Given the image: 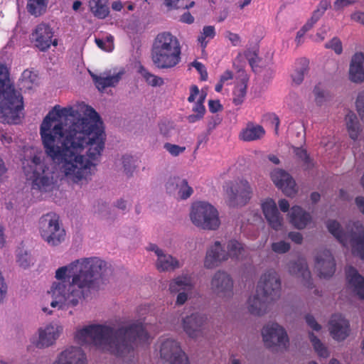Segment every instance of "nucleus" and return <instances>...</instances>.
I'll return each mask as SVG.
<instances>
[{
    "mask_svg": "<svg viewBox=\"0 0 364 364\" xmlns=\"http://www.w3.org/2000/svg\"><path fill=\"white\" fill-rule=\"evenodd\" d=\"M98 113L84 102L55 105L43 119L40 134L45 153L68 181L87 184L95 160L105 147V134Z\"/></svg>",
    "mask_w": 364,
    "mask_h": 364,
    "instance_id": "1",
    "label": "nucleus"
},
{
    "mask_svg": "<svg viewBox=\"0 0 364 364\" xmlns=\"http://www.w3.org/2000/svg\"><path fill=\"white\" fill-rule=\"evenodd\" d=\"M110 272V266L100 257L76 259L55 271L48 293L53 301L50 306L65 310L75 307L99 289L100 279Z\"/></svg>",
    "mask_w": 364,
    "mask_h": 364,
    "instance_id": "2",
    "label": "nucleus"
},
{
    "mask_svg": "<svg viewBox=\"0 0 364 364\" xmlns=\"http://www.w3.org/2000/svg\"><path fill=\"white\" fill-rule=\"evenodd\" d=\"M147 333L141 322L118 328L105 324H90L77 330L75 339L80 345H92L103 353L124 357L133 350L136 339L144 341Z\"/></svg>",
    "mask_w": 364,
    "mask_h": 364,
    "instance_id": "3",
    "label": "nucleus"
},
{
    "mask_svg": "<svg viewBox=\"0 0 364 364\" xmlns=\"http://www.w3.org/2000/svg\"><path fill=\"white\" fill-rule=\"evenodd\" d=\"M23 107V97L11 84L7 67L0 65V122L16 124Z\"/></svg>",
    "mask_w": 364,
    "mask_h": 364,
    "instance_id": "4",
    "label": "nucleus"
},
{
    "mask_svg": "<svg viewBox=\"0 0 364 364\" xmlns=\"http://www.w3.org/2000/svg\"><path fill=\"white\" fill-rule=\"evenodd\" d=\"M181 48L178 38L169 32L159 33L155 38L151 58L154 65L159 69L175 67L181 61Z\"/></svg>",
    "mask_w": 364,
    "mask_h": 364,
    "instance_id": "5",
    "label": "nucleus"
},
{
    "mask_svg": "<svg viewBox=\"0 0 364 364\" xmlns=\"http://www.w3.org/2000/svg\"><path fill=\"white\" fill-rule=\"evenodd\" d=\"M53 169V167L48 166L39 156H34L23 166L26 175L32 181V189L41 192H49L53 189L57 182V176Z\"/></svg>",
    "mask_w": 364,
    "mask_h": 364,
    "instance_id": "6",
    "label": "nucleus"
},
{
    "mask_svg": "<svg viewBox=\"0 0 364 364\" xmlns=\"http://www.w3.org/2000/svg\"><path fill=\"white\" fill-rule=\"evenodd\" d=\"M326 228L343 246L349 243L353 253L364 259V227L359 222L348 225L347 231H344L338 221L328 220Z\"/></svg>",
    "mask_w": 364,
    "mask_h": 364,
    "instance_id": "7",
    "label": "nucleus"
},
{
    "mask_svg": "<svg viewBox=\"0 0 364 364\" xmlns=\"http://www.w3.org/2000/svg\"><path fill=\"white\" fill-rule=\"evenodd\" d=\"M190 218L194 225L203 230H215L220 224L217 209L204 201L193 203Z\"/></svg>",
    "mask_w": 364,
    "mask_h": 364,
    "instance_id": "8",
    "label": "nucleus"
},
{
    "mask_svg": "<svg viewBox=\"0 0 364 364\" xmlns=\"http://www.w3.org/2000/svg\"><path fill=\"white\" fill-rule=\"evenodd\" d=\"M38 229L41 237L49 246H58L65 240V231L60 223L59 216L54 213L40 218Z\"/></svg>",
    "mask_w": 364,
    "mask_h": 364,
    "instance_id": "9",
    "label": "nucleus"
},
{
    "mask_svg": "<svg viewBox=\"0 0 364 364\" xmlns=\"http://www.w3.org/2000/svg\"><path fill=\"white\" fill-rule=\"evenodd\" d=\"M281 279L277 272L269 269L264 272L258 282L257 291L267 300L275 301L280 297Z\"/></svg>",
    "mask_w": 364,
    "mask_h": 364,
    "instance_id": "10",
    "label": "nucleus"
},
{
    "mask_svg": "<svg viewBox=\"0 0 364 364\" xmlns=\"http://www.w3.org/2000/svg\"><path fill=\"white\" fill-rule=\"evenodd\" d=\"M210 289L217 297L230 300L234 296V280L227 272L218 270L211 277Z\"/></svg>",
    "mask_w": 364,
    "mask_h": 364,
    "instance_id": "11",
    "label": "nucleus"
},
{
    "mask_svg": "<svg viewBox=\"0 0 364 364\" xmlns=\"http://www.w3.org/2000/svg\"><path fill=\"white\" fill-rule=\"evenodd\" d=\"M251 193L246 180L237 178L227 183L226 193L230 206L245 205L250 199Z\"/></svg>",
    "mask_w": 364,
    "mask_h": 364,
    "instance_id": "12",
    "label": "nucleus"
},
{
    "mask_svg": "<svg viewBox=\"0 0 364 364\" xmlns=\"http://www.w3.org/2000/svg\"><path fill=\"white\" fill-rule=\"evenodd\" d=\"M262 336L267 348H287L289 341L286 330L276 322H269L264 325L262 329Z\"/></svg>",
    "mask_w": 364,
    "mask_h": 364,
    "instance_id": "13",
    "label": "nucleus"
},
{
    "mask_svg": "<svg viewBox=\"0 0 364 364\" xmlns=\"http://www.w3.org/2000/svg\"><path fill=\"white\" fill-rule=\"evenodd\" d=\"M160 355L168 364H189L179 343L173 339H166L161 343Z\"/></svg>",
    "mask_w": 364,
    "mask_h": 364,
    "instance_id": "14",
    "label": "nucleus"
},
{
    "mask_svg": "<svg viewBox=\"0 0 364 364\" xmlns=\"http://www.w3.org/2000/svg\"><path fill=\"white\" fill-rule=\"evenodd\" d=\"M208 318L205 314L195 312L182 319V326L186 333L192 338L203 335L207 325Z\"/></svg>",
    "mask_w": 364,
    "mask_h": 364,
    "instance_id": "15",
    "label": "nucleus"
},
{
    "mask_svg": "<svg viewBox=\"0 0 364 364\" xmlns=\"http://www.w3.org/2000/svg\"><path fill=\"white\" fill-rule=\"evenodd\" d=\"M63 331V327L57 323H50L38 330V337L34 346L40 349L53 346Z\"/></svg>",
    "mask_w": 364,
    "mask_h": 364,
    "instance_id": "16",
    "label": "nucleus"
},
{
    "mask_svg": "<svg viewBox=\"0 0 364 364\" xmlns=\"http://www.w3.org/2000/svg\"><path fill=\"white\" fill-rule=\"evenodd\" d=\"M53 32L50 27L46 23L38 25L31 34V39L34 42L36 47L41 51L48 50L50 45L56 46L57 39L52 40Z\"/></svg>",
    "mask_w": 364,
    "mask_h": 364,
    "instance_id": "17",
    "label": "nucleus"
},
{
    "mask_svg": "<svg viewBox=\"0 0 364 364\" xmlns=\"http://www.w3.org/2000/svg\"><path fill=\"white\" fill-rule=\"evenodd\" d=\"M315 268L320 277L329 278L333 275L336 271V262L329 250H323L317 253Z\"/></svg>",
    "mask_w": 364,
    "mask_h": 364,
    "instance_id": "18",
    "label": "nucleus"
},
{
    "mask_svg": "<svg viewBox=\"0 0 364 364\" xmlns=\"http://www.w3.org/2000/svg\"><path fill=\"white\" fill-rule=\"evenodd\" d=\"M328 330L333 339L343 341L350 333L349 321L341 314H334L328 322Z\"/></svg>",
    "mask_w": 364,
    "mask_h": 364,
    "instance_id": "19",
    "label": "nucleus"
},
{
    "mask_svg": "<svg viewBox=\"0 0 364 364\" xmlns=\"http://www.w3.org/2000/svg\"><path fill=\"white\" fill-rule=\"evenodd\" d=\"M274 183L287 196H294L297 190L293 178L285 171L275 169L271 173Z\"/></svg>",
    "mask_w": 364,
    "mask_h": 364,
    "instance_id": "20",
    "label": "nucleus"
},
{
    "mask_svg": "<svg viewBox=\"0 0 364 364\" xmlns=\"http://www.w3.org/2000/svg\"><path fill=\"white\" fill-rule=\"evenodd\" d=\"M287 270L293 276L301 279L303 284L309 289H312L314 285L311 272L309 269L306 259L299 258L294 261H290L287 264Z\"/></svg>",
    "mask_w": 364,
    "mask_h": 364,
    "instance_id": "21",
    "label": "nucleus"
},
{
    "mask_svg": "<svg viewBox=\"0 0 364 364\" xmlns=\"http://www.w3.org/2000/svg\"><path fill=\"white\" fill-rule=\"evenodd\" d=\"M166 190L169 194L177 195L183 200L188 198L193 192L187 180L179 176L169 177L166 183Z\"/></svg>",
    "mask_w": 364,
    "mask_h": 364,
    "instance_id": "22",
    "label": "nucleus"
},
{
    "mask_svg": "<svg viewBox=\"0 0 364 364\" xmlns=\"http://www.w3.org/2000/svg\"><path fill=\"white\" fill-rule=\"evenodd\" d=\"M53 364H87V358L81 348L69 346L58 355Z\"/></svg>",
    "mask_w": 364,
    "mask_h": 364,
    "instance_id": "23",
    "label": "nucleus"
},
{
    "mask_svg": "<svg viewBox=\"0 0 364 364\" xmlns=\"http://www.w3.org/2000/svg\"><path fill=\"white\" fill-rule=\"evenodd\" d=\"M150 250L154 252L157 256L156 266L159 271L170 272L173 271L181 267L180 262L176 258L172 257L169 254L166 253L157 245H151L150 246Z\"/></svg>",
    "mask_w": 364,
    "mask_h": 364,
    "instance_id": "24",
    "label": "nucleus"
},
{
    "mask_svg": "<svg viewBox=\"0 0 364 364\" xmlns=\"http://www.w3.org/2000/svg\"><path fill=\"white\" fill-rule=\"evenodd\" d=\"M228 254L223 248L220 242H215L207 251L204 265L208 269L218 267L220 263L228 260Z\"/></svg>",
    "mask_w": 364,
    "mask_h": 364,
    "instance_id": "25",
    "label": "nucleus"
},
{
    "mask_svg": "<svg viewBox=\"0 0 364 364\" xmlns=\"http://www.w3.org/2000/svg\"><path fill=\"white\" fill-rule=\"evenodd\" d=\"M348 79L354 83L364 82V54L356 53L350 60Z\"/></svg>",
    "mask_w": 364,
    "mask_h": 364,
    "instance_id": "26",
    "label": "nucleus"
},
{
    "mask_svg": "<svg viewBox=\"0 0 364 364\" xmlns=\"http://www.w3.org/2000/svg\"><path fill=\"white\" fill-rule=\"evenodd\" d=\"M272 302L274 301L266 299L257 291L256 294L250 296L247 299V309L252 315L262 316L268 312L269 304Z\"/></svg>",
    "mask_w": 364,
    "mask_h": 364,
    "instance_id": "27",
    "label": "nucleus"
},
{
    "mask_svg": "<svg viewBox=\"0 0 364 364\" xmlns=\"http://www.w3.org/2000/svg\"><path fill=\"white\" fill-rule=\"evenodd\" d=\"M262 210L269 225L275 230H280L282 227L283 218L281 216L275 202L272 200H267L262 204Z\"/></svg>",
    "mask_w": 364,
    "mask_h": 364,
    "instance_id": "28",
    "label": "nucleus"
},
{
    "mask_svg": "<svg viewBox=\"0 0 364 364\" xmlns=\"http://www.w3.org/2000/svg\"><path fill=\"white\" fill-rule=\"evenodd\" d=\"M346 273L348 288L360 299H364V277L351 266L346 268Z\"/></svg>",
    "mask_w": 364,
    "mask_h": 364,
    "instance_id": "29",
    "label": "nucleus"
},
{
    "mask_svg": "<svg viewBox=\"0 0 364 364\" xmlns=\"http://www.w3.org/2000/svg\"><path fill=\"white\" fill-rule=\"evenodd\" d=\"M122 73H117L111 75L110 72L104 73L100 75H92L97 88L100 91H103L109 87H115L122 78Z\"/></svg>",
    "mask_w": 364,
    "mask_h": 364,
    "instance_id": "30",
    "label": "nucleus"
},
{
    "mask_svg": "<svg viewBox=\"0 0 364 364\" xmlns=\"http://www.w3.org/2000/svg\"><path fill=\"white\" fill-rule=\"evenodd\" d=\"M290 223L297 229L302 230L311 222V216L301 207L293 206L289 213Z\"/></svg>",
    "mask_w": 364,
    "mask_h": 364,
    "instance_id": "31",
    "label": "nucleus"
},
{
    "mask_svg": "<svg viewBox=\"0 0 364 364\" xmlns=\"http://www.w3.org/2000/svg\"><path fill=\"white\" fill-rule=\"evenodd\" d=\"M264 129L262 126L249 123L240 132V138L243 141H250L259 139L264 136Z\"/></svg>",
    "mask_w": 364,
    "mask_h": 364,
    "instance_id": "32",
    "label": "nucleus"
},
{
    "mask_svg": "<svg viewBox=\"0 0 364 364\" xmlns=\"http://www.w3.org/2000/svg\"><path fill=\"white\" fill-rule=\"evenodd\" d=\"M193 284L190 277L180 276L170 282L169 290L171 293L192 291Z\"/></svg>",
    "mask_w": 364,
    "mask_h": 364,
    "instance_id": "33",
    "label": "nucleus"
},
{
    "mask_svg": "<svg viewBox=\"0 0 364 364\" xmlns=\"http://www.w3.org/2000/svg\"><path fill=\"white\" fill-rule=\"evenodd\" d=\"M89 7L94 16L98 18H105L109 13L107 0H90Z\"/></svg>",
    "mask_w": 364,
    "mask_h": 364,
    "instance_id": "34",
    "label": "nucleus"
},
{
    "mask_svg": "<svg viewBox=\"0 0 364 364\" xmlns=\"http://www.w3.org/2000/svg\"><path fill=\"white\" fill-rule=\"evenodd\" d=\"M346 123L350 137L353 140L357 139L360 129L356 115L353 112H348L346 116Z\"/></svg>",
    "mask_w": 364,
    "mask_h": 364,
    "instance_id": "35",
    "label": "nucleus"
},
{
    "mask_svg": "<svg viewBox=\"0 0 364 364\" xmlns=\"http://www.w3.org/2000/svg\"><path fill=\"white\" fill-rule=\"evenodd\" d=\"M47 3V0H28L26 9L30 14L38 17L46 11Z\"/></svg>",
    "mask_w": 364,
    "mask_h": 364,
    "instance_id": "36",
    "label": "nucleus"
},
{
    "mask_svg": "<svg viewBox=\"0 0 364 364\" xmlns=\"http://www.w3.org/2000/svg\"><path fill=\"white\" fill-rule=\"evenodd\" d=\"M309 69V60L306 59H301V67L296 68L291 74L293 82L296 85H300L303 82L304 76L308 73Z\"/></svg>",
    "mask_w": 364,
    "mask_h": 364,
    "instance_id": "37",
    "label": "nucleus"
},
{
    "mask_svg": "<svg viewBox=\"0 0 364 364\" xmlns=\"http://www.w3.org/2000/svg\"><path fill=\"white\" fill-rule=\"evenodd\" d=\"M309 338L314 346L315 351L320 357L327 358L329 355L327 348L321 343V340L314 333H309Z\"/></svg>",
    "mask_w": 364,
    "mask_h": 364,
    "instance_id": "38",
    "label": "nucleus"
},
{
    "mask_svg": "<svg viewBox=\"0 0 364 364\" xmlns=\"http://www.w3.org/2000/svg\"><path fill=\"white\" fill-rule=\"evenodd\" d=\"M314 100L317 105L321 106L323 103L331 100L330 92L320 86H315L313 90Z\"/></svg>",
    "mask_w": 364,
    "mask_h": 364,
    "instance_id": "39",
    "label": "nucleus"
},
{
    "mask_svg": "<svg viewBox=\"0 0 364 364\" xmlns=\"http://www.w3.org/2000/svg\"><path fill=\"white\" fill-rule=\"evenodd\" d=\"M294 153L297 156V158L303 161V166L306 169H310L314 166V164L312 162L311 159L309 155L307 154L306 150L303 149L300 147L293 146Z\"/></svg>",
    "mask_w": 364,
    "mask_h": 364,
    "instance_id": "40",
    "label": "nucleus"
},
{
    "mask_svg": "<svg viewBox=\"0 0 364 364\" xmlns=\"http://www.w3.org/2000/svg\"><path fill=\"white\" fill-rule=\"evenodd\" d=\"M122 164L124 173L130 177L136 168L135 161L132 156L124 155L122 157Z\"/></svg>",
    "mask_w": 364,
    "mask_h": 364,
    "instance_id": "41",
    "label": "nucleus"
},
{
    "mask_svg": "<svg viewBox=\"0 0 364 364\" xmlns=\"http://www.w3.org/2000/svg\"><path fill=\"white\" fill-rule=\"evenodd\" d=\"M247 85H238L235 86V88L233 91V99L232 102L235 105H241L245 97L246 93H247Z\"/></svg>",
    "mask_w": 364,
    "mask_h": 364,
    "instance_id": "42",
    "label": "nucleus"
},
{
    "mask_svg": "<svg viewBox=\"0 0 364 364\" xmlns=\"http://www.w3.org/2000/svg\"><path fill=\"white\" fill-rule=\"evenodd\" d=\"M140 73L144 77L147 83L151 86H161L164 83L163 78L149 73L144 68H141Z\"/></svg>",
    "mask_w": 364,
    "mask_h": 364,
    "instance_id": "43",
    "label": "nucleus"
},
{
    "mask_svg": "<svg viewBox=\"0 0 364 364\" xmlns=\"http://www.w3.org/2000/svg\"><path fill=\"white\" fill-rule=\"evenodd\" d=\"M215 36V28L213 26H206L203 28V32L198 36V41L200 43L201 46L205 48L208 42L205 41L206 38H213Z\"/></svg>",
    "mask_w": 364,
    "mask_h": 364,
    "instance_id": "44",
    "label": "nucleus"
},
{
    "mask_svg": "<svg viewBox=\"0 0 364 364\" xmlns=\"http://www.w3.org/2000/svg\"><path fill=\"white\" fill-rule=\"evenodd\" d=\"M37 75L30 70H24L22 74L21 84L23 87L31 89L32 85L36 83Z\"/></svg>",
    "mask_w": 364,
    "mask_h": 364,
    "instance_id": "45",
    "label": "nucleus"
},
{
    "mask_svg": "<svg viewBox=\"0 0 364 364\" xmlns=\"http://www.w3.org/2000/svg\"><path fill=\"white\" fill-rule=\"evenodd\" d=\"M330 6L331 4L328 1L321 0L311 18H313V21H316L317 22L323 16L325 11L330 7Z\"/></svg>",
    "mask_w": 364,
    "mask_h": 364,
    "instance_id": "46",
    "label": "nucleus"
},
{
    "mask_svg": "<svg viewBox=\"0 0 364 364\" xmlns=\"http://www.w3.org/2000/svg\"><path fill=\"white\" fill-rule=\"evenodd\" d=\"M228 254V258H237L240 255L241 250H242V246L240 242H238L236 240H231L228 242L227 246Z\"/></svg>",
    "mask_w": 364,
    "mask_h": 364,
    "instance_id": "47",
    "label": "nucleus"
},
{
    "mask_svg": "<svg viewBox=\"0 0 364 364\" xmlns=\"http://www.w3.org/2000/svg\"><path fill=\"white\" fill-rule=\"evenodd\" d=\"M271 248L272 251L277 254H284L289 251L291 245L289 242L282 240L273 242L271 245Z\"/></svg>",
    "mask_w": 364,
    "mask_h": 364,
    "instance_id": "48",
    "label": "nucleus"
},
{
    "mask_svg": "<svg viewBox=\"0 0 364 364\" xmlns=\"http://www.w3.org/2000/svg\"><path fill=\"white\" fill-rule=\"evenodd\" d=\"M164 148L172 156L176 157L186 151L185 146H181L171 143H165Z\"/></svg>",
    "mask_w": 364,
    "mask_h": 364,
    "instance_id": "49",
    "label": "nucleus"
},
{
    "mask_svg": "<svg viewBox=\"0 0 364 364\" xmlns=\"http://www.w3.org/2000/svg\"><path fill=\"white\" fill-rule=\"evenodd\" d=\"M159 132L166 138H170L173 135L174 127L170 122H161L159 125Z\"/></svg>",
    "mask_w": 364,
    "mask_h": 364,
    "instance_id": "50",
    "label": "nucleus"
},
{
    "mask_svg": "<svg viewBox=\"0 0 364 364\" xmlns=\"http://www.w3.org/2000/svg\"><path fill=\"white\" fill-rule=\"evenodd\" d=\"M355 105L360 117L364 121V90H362L358 93L355 101Z\"/></svg>",
    "mask_w": 364,
    "mask_h": 364,
    "instance_id": "51",
    "label": "nucleus"
},
{
    "mask_svg": "<svg viewBox=\"0 0 364 364\" xmlns=\"http://www.w3.org/2000/svg\"><path fill=\"white\" fill-rule=\"evenodd\" d=\"M326 48H331L338 55L342 53L343 48L342 43L340 39L338 38H333L330 42L327 43L325 46Z\"/></svg>",
    "mask_w": 364,
    "mask_h": 364,
    "instance_id": "52",
    "label": "nucleus"
},
{
    "mask_svg": "<svg viewBox=\"0 0 364 364\" xmlns=\"http://www.w3.org/2000/svg\"><path fill=\"white\" fill-rule=\"evenodd\" d=\"M191 65L200 74V79H201V80H203V81L206 80L207 78H208V73H207V70H206L204 65H203L201 63L198 62L196 60L193 61L191 63Z\"/></svg>",
    "mask_w": 364,
    "mask_h": 364,
    "instance_id": "53",
    "label": "nucleus"
},
{
    "mask_svg": "<svg viewBox=\"0 0 364 364\" xmlns=\"http://www.w3.org/2000/svg\"><path fill=\"white\" fill-rule=\"evenodd\" d=\"M305 320L307 325L312 328V330L319 331L321 329V326L316 321L312 315L307 314L305 316Z\"/></svg>",
    "mask_w": 364,
    "mask_h": 364,
    "instance_id": "54",
    "label": "nucleus"
},
{
    "mask_svg": "<svg viewBox=\"0 0 364 364\" xmlns=\"http://www.w3.org/2000/svg\"><path fill=\"white\" fill-rule=\"evenodd\" d=\"M236 80L237 84L247 85L249 77L244 70L239 69L237 73Z\"/></svg>",
    "mask_w": 364,
    "mask_h": 364,
    "instance_id": "55",
    "label": "nucleus"
},
{
    "mask_svg": "<svg viewBox=\"0 0 364 364\" xmlns=\"http://www.w3.org/2000/svg\"><path fill=\"white\" fill-rule=\"evenodd\" d=\"M221 122V119L220 117H218V116H213L212 117L208 123V126H207V132H208V134H210L211 133V132L215 129V127L220 124Z\"/></svg>",
    "mask_w": 364,
    "mask_h": 364,
    "instance_id": "56",
    "label": "nucleus"
},
{
    "mask_svg": "<svg viewBox=\"0 0 364 364\" xmlns=\"http://www.w3.org/2000/svg\"><path fill=\"white\" fill-rule=\"evenodd\" d=\"M208 107H209V110L212 113H216L219 111L223 110V106L220 103L219 100H209Z\"/></svg>",
    "mask_w": 364,
    "mask_h": 364,
    "instance_id": "57",
    "label": "nucleus"
},
{
    "mask_svg": "<svg viewBox=\"0 0 364 364\" xmlns=\"http://www.w3.org/2000/svg\"><path fill=\"white\" fill-rule=\"evenodd\" d=\"M354 1L351 0H336L333 4V8L336 11H339L350 4H352Z\"/></svg>",
    "mask_w": 364,
    "mask_h": 364,
    "instance_id": "58",
    "label": "nucleus"
},
{
    "mask_svg": "<svg viewBox=\"0 0 364 364\" xmlns=\"http://www.w3.org/2000/svg\"><path fill=\"white\" fill-rule=\"evenodd\" d=\"M288 237L296 244L300 245L303 242V236L299 232H290L288 233Z\"/></svg>",
    "mask_w": 364,
    "mask_h": 364,
    "instance_id": "59",
    "label": "nucleus"
},
{
    "mask_svg": "<svg viewBox=\"0 0 364 364\" xmlns=\"http://www.w3.org/2000/svg\"><path fill=\"white\" fill-rule=\"evenodd\" d=\"M192 291H185L178 292L176 298V304L177 305H183L188 299V294L191 293Z\"/></svg>",
    "mask_w": 364,
    "mask_h": 364,
    "instance_id": "60",
    "label": "nucleus"
},
{
    "mask_svg": "<svg viewBox=\"0 0 364 364\" xmlns=\"http://www.w3.org/2000/svg\"><path fill=\"white\" fill-rule=\"evenodd\" d=\"M7 291V287L4 283V279L0 272V304L4 301Z\"/></svg>",
    "mask_w": 364,
    "mask_h": 364,
    "instance_id": "61",
    "label": "nucleus"
},
{
    "mask_svg": "<svg viewBox=\"0 0 364 364\" xmlns=\"http://www.w3.org/2000/svg\"><path fill=\"white\" fill-rule=\"evenodd\" d=\"M227 38L231 41L233 46H236L240 42V37L237 33L230 31L227 32Z\"/></svg>",
    "mask_w": 364,
    "mask_h": 364,
    "instance_id": "62",
    "label": "nucleus"
},
{
    "mask_svg": "<svg viewBox=\"0 0 364 364\" xmlns=\"http://www.w3.org/2000/svg\"><path fill=\"white\" fill-rule=\"evenodd\" d=\"M18 262L19 263L20 266L26 268L29 266L31 261L27 254H25L18 257Z\"/></svg>",
    "mask_w": 364,
    "mask_h": 364,
    "instance_id": "63",
    "label": "nucleus"
},
{
    "mask_svg": "<svg viewBox=\"0 0 364 364\" xmlns=\"http://www.w3.org/2000/svg\"><path fill=\"white\" fill-rule=\"evenodd\" d=\"M351 19L364 25V13L355 12L351 14Z\"/></svg>",
    "mask_w": 364,
    "mask_h": 364,
    "instance_id": "64",
    "label": "nucleus"
}]
</instances>
